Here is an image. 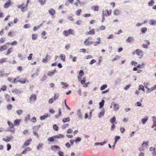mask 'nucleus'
I'll use <instances>...</instances> for the list:
<instances>
[{"label":"nucleus","mask_w":156,"mask_h":156,"mask_svg":"<svg viewBox=\"0 0 156 156\" xmlns=\"http://www.w3.org/2000/svg\"><path fill=\"white\" fill-rule=\"evenodd\" d=\"M148 119V117L147 116H146L144 119H141L142 122V123L143 124H145L147 121V120Z\"/></svg>","instance_id":"bb28decb"},{"label":"nucleus","mask_w":156,"mask_h":156,"mask_svg":"<svg viewBox=\"0 0 156 156\" xmlns=\"http://www.w3.org/2000/svg\"><path fill=\"white\" fill-rule=\"evenodd\" d=\"M143 51L139 49V51H138L137 53V55L139 56V58L140 59L141 58H142L143 57V55H140L141 54H143Z\"/></svg>","instance_id":"ddd939ff"},{"label":"nucleus","mask_w":156,"mask_h":156,"mask_svg":"<svg viewBox=\"0 0 156 156\" xmlns=\"http://www.w3.org/2000/svg\"><path fill=\"white\" fill-rule=\"evenodd\" d=\"M53 128L55 131H58V127L56 124H54L53 126Z\"/></svg>","instance_id":"49530a36"},{"label":"nucleus","mask_w":156,"mask_h":156,"mask_svg":"<svg viewBox=\"0 0 156 156\" xmlns=\"http://www.w3.org/2000/svg\"><path fill=\"white\" fill-rule=\"evenodd\" d=\"M59 96V94H58V93L57 94V93H55V94H54V96L53 98L56 100L58 98Z\"/></svg>","instance_id":"4c0bfd02"},{"label":"nucleus","mask_w":156,"mask_h":156,"mask_svg":"<svg viewBox=\"0 0 156 156\" xmlns=\"http://www.w3.org/2000/svg\"><path fill=\"white\" fill-rule=\"evenodd\" d=\"M106 143V142L104 141L102 143H95L94 144L95 145L97 146L98 145H103Z\"/></svg>","instance_id":"37998d69"},{"label":"nucleus","mask_w":156,"mask_h":156,"mask_svg":"<svg viewBox=\"0 0 156 156\" xmlns=\"http://www.w3.org/2000/svg\"><path fill=\"white\" fill-rule=\"evenodd\" d=\"M147 29L146 27H143L141 30L142 34H144L147 31Z\"/></svg>","instance_id":"f704fd0d"},{"label":"nucleus","mask_w":156,"mask_h":156,"mask_svg":"<svg viewBox=\"0 0 156 156\" xmlns=\"http://www.w3.org/2000/svg\"><path fill=\"white\" fill-rule=\"evenodd\" d=\"M23 133L25 135H26L28 133V130H25L23 132Z\"/></svg>","instance_id":"338daca9"},{"label":"nucleus","mask_w":156,"mask_h":156,"mask_svg":"<svg viewBox=\"0 0 156 156\" xmlns=\"http://www.w3.org/2000/svg\"><path fill=\"white\" fill-rule=\"evenodd\" d=\"M12 48H11L8 49L7 51V53L6 54V55H8L12 52Z\"/></svg>","instance_id":"8fccbe9b"},{"label":"nucleus","mask_w":156,"mask_h":156,"mask_svg":"<svg viewBox=\"0 0 156 156\" xmlns=\"http://www.w3.org/2000/svg\"><path fill=\"white\" fill-rule=\"evenodd\" d=\"M21 121V119H16L14 121V125L15 126H19Z\"/></svg>","instance_id":"9d476101"},{"label":"nucleus","mask_w":156,"mask_h":156,"mask_svg":"<svg viewBox=\"0 0 156 156\" xmlns=\"http://www.w3.org/2000/svg\"><path fill=\"white\" fill-rule=\"evenodd\" d=\"M32 141V139H30L27 140H26V141L23 144L22 146L23 148H24L25 147L28 146L30 144V142Z\"/></svg>","instance_id":"20e7f679"},{"label":"nucleus","mask_w":156,"mask_h":156,"mask_svg":"<svg viewBox=\"0 0 156 156\" xmlns=\"http://www.w3.org/2000/svg\"><path fill=\"white\" fill-rule=\"evenodd\" d=\"M48 116V115L47 114L46 115L41 116L40 117V119L41 120H44L45 118H47Z\"/></svg>","instance_id":"c9c22d12"},{"label":"nucleus","mask_w":156,"mask_h":156,"mask_svg":"<svg viewBox=\"0 0 156 156\" xmlns=\"http://www.w3.org/2000/svg\"><path fill=\"white\" fill-rule=\"evenodd\" d=\"M73 30L72 29H69L68 31L64 30L63 32V34H64L65 36H67L69 34H73Z\"/></svg>","instance_id":"f257e3e1"},{"label":"nucleus","mask_w":156,"mask_h":156,"mask_svg":"<svg viewBox=\"0 0 156 156\" xmlns=\"http://www.w3.org/2000/svg\"><path fill=\"white\" fill-rule=\"evenodd\" d=\"M107 87V85L106 84L103 85L100 88L101 90H102Z\"/></svg>","instance_id":"de8ad7c7"},{"label":"nucleus","mask_w":156,"mask_h":156,"mask_svg":"<svg viewBox=\"0 0 156 156\" xmlns=\"http://www.w3.org/2000/svg\"><path fill=\"white\" fill-rule=\"evenodd\" d=\"M7 151L9 150L11 148V145L9 144H7Z\"/></svg>","instance_id":"0e129e2a"},{"label":"nucleus","mask_w":156,"mask_h":156,"mask_svg":"<svg viewBox=\"0 0 156 156\" xmlns=\"http://www.w3.org/2000/svg\"><path fill=\"white\" fill-rule=\"evenodd\" d=\"M105 12L106 13L105 14L106 16H108L111 15V11L110 10H105Z\"/></svg>","instance_id":"a878e982"},{"label":"nucleus","mask_w":156,"mask_h":156,"mask_svg":"<svg viewBox=\"0 0 156 156\" xmlns=\"http://www.w3.org/2000/svg\"><path fill=\"white\" fill-rule=\"evenodd\" d=\"M43 146V144H39L37 146V150H39Z\"/></svg>","instance_id":"4d7b16f0"},{"label":"nucleus","mask_w":156,"mask_h":156,"mask_svg":"<svg viewBox=\"0 0 156 156\" xmlns=\"http://www.w3.org/2000/svg\"><path fill=\"white\" fill-rule=\"evenodd\" d=\"M120 138V137L119 136H116L115 138V141L113 145L112 146V147H113V149H114L115 146V145L116 144L117 141Z\"/></svg>","instance_id":"4468645a"},{"label":"nucleus","mask_w":156,"mask_h":156,"mask_svg":"<svg viewBox=\"0 0 156 156\" xmlns=\"http://www.w3.org/2000/svg\"><path fill=\"white\" fill-rule=\"evenodd\" d=\"M39 2H40V4L41 5H44L46 3V1L45 0H44V1H41L39 0Z\"/></svg>","instance_id":"5fc2aeb1"},{"label":"nucleus","mask_w":156,"mask_h":156,"mask_svg":"<svg viewBox=\"0 0 156 156\" xmlns=\"http://www.w3.org/2000/svg\"><path fill=\"white\" fill-rule=\"evenodd\" d=\"M81 12V9H79L76 11V15H77L78 16H79Z\"/></svg>","instance_id":"bf43d9fd"},{"label":"nucleus","mask_w":156,"mask_h":156,"mask_svg":"<svg viewBox=\"0 0 156 156\" xmlns=\"http://www.w3.org/2000/svg\"><path fill=\"white\" fill-rule=\"evenodd\" d=\"M61 85L63 86L62 87V88H65L66 87H67L68 86V84H66V83H64L62 82L61 83Z\"/></svg>","instance_id":"ea45409f"},{"label":"nucleus","mask_w":156,"mask_h":156,"mask_svg":"<svg viewBox=\"0 0 156 156\" xmlns=\"http://www.w3.org/2000/svg\"><path fill=\"white\" fill-rule=\"evenodd\" d=\"M149 23L151 25H156V20H154L153 19L149 21Z\"/></svg>","instance_id":"f3484780"},{"label":"nucleus","mask_w":156,"mask_h":156,"mask_svg":"<svg viewBox=\"0 0 156 156\" xmlns=\"http://www.w3.org/2000/svg\"><path fill=\"white\" fill-rule=\"evenodd\" d=\"M31 149L30 148L28 147H26L24 150L21 153L22 154H24L26 153L27 151H29L31 150Z\"/></svg>","instance_id":"b1692460"},{"label":"nucleus","mask_w":156,"mask_h":156,"mask_svg":"<svg viewBox=\"0 0 156 156\" xmlns=\"http://www.w3.org/2000/svg\"><path fill=\"white\" fill-rule=\"evenodd\" d=\"M24 5V4H22V5H20L18 6V8L20 9L21 11L23 12L27 11L26 8L25 6H23Z\"/></svg>","instance_id":"7ed1b4c3"},{"label":"nucleus","mask_w":156,"mask_h":156,"mask_svg":"<svg viewBox=\"0 0 156 156\" xmlns=\"http://www.w3.org/2000/svg\"><path fill=\"white\" fill-rule=\"evenodd\" d=\"M8 124L9 127H14V125L10 121H8L7 122Z\"/></svg>","instance_id":"79ce46f5"},{"label":"nucleus","mask_w":156,"mask_h":156,"mask_svg":"<svg viewBox=\"0 0 156 156\" xmlns=\"http://www.w3.org/2000/svg\"><path fill=\"white\" fill-rule=\"evenodd\" d=\"M144 87H145V88H147L148 91H150V89L148 87H147V85H148V83H144Z\"/></svg>","instance_id":"13d9d810"},{"label":"nucleus","mask_w":156,"mask_h":156,"mask_svg":"<svg viewBox=\"0 0 156 156\" xmlns=\"http://www.w3.org/2000/svg\"><path fill=\"white\" fill-rule=\"evenodd\" d=\"M78 78L79 80L80 77L79 76H78ZM79 81H80L81 83L82 84H83V87H87V84L88 83H85V81H86V80L85 78H83V79L81 81L79 80Z\"/></svg>","instance_id":"423d86ee"},{"label":"nucleus","mask_w":156,"mask_h":156,"mask_svg":"<svg viewBox=\"0 0 156 156\" xmlns=\"http://www.w3.org/2000/svg\"><path fill=\"white\" fill-rule=\"evenodd\" d=\"M6 61V58L0 59V64L5 63Z\"/></svg>","instance_id":"a19ab883"},{"label":"nucleus","mask_w":156,"mask_h":156,"mask_svg":"<svg viewBox=\"0 0 156 156\" xmlns=\"http://www.w3.org/2000/svg\"><path fill=\"white\" fill-rule=\"evenodd\" d=\"M28 82V80L26 79L21 78L20 79L19 82L21 83L24 84L26 83V82Z\"/></svg>","instance_id":"aec40b11"},{"label":"nucleus","mask_w":156,"mask_h":156,"mask_svg":"<svg viewBox=\"0 0 156 156\" xmlns=\"http://www.w3.org/2000/svg\"><path fill=\"white\" fill-rule=\"evenodd\" d=\"M20 78L19 77H17L16 78L13 79L12 80V82L16 83L19 82Z\"/></svg>","instance_id":"cd10ccee"},{"label":"nucleus","mask_w":156,"mask_h":156,"mask_svg":"<svg viewBox=\"0 0 156 156\" xmlns=\"http://www.w3.org/2000/svg\"><path fill=\"white\" fill-rule=\"evenodd\" d=\"M94 46H96L97 45L100 43V41H97V42H94L93 43Z\"/></svg>","instance_id":"e2e57ef3"},{"label":"nucleus","mask_w":156,"mask_h":156,"mask_svg":"<svg viewBox=\"0 0 156 156\" xmlns=\"http://www.w3.org/2000/svg\"><path fill=\"white\" fill-rule=\"evenodd\" d=\"M73 15L72 14H70L69 15L67 16L68 19L70 21H73V19L72 17Z\"/></svg>","instance_id":"473e14b6"},{"label":"nucleus","mask_w":156,"mask_h":156,"mask_svg":"<svg viewBox=\"0 0 156 156\" xmlns=\"http://www.w3.org/2000/svg\"><path fill=\"white\" fill-rule=\"evenodd\" d=\"M145 64L144 63H142L141 64H139L136 67H134L133 68H144V66Z\"/></svg>","instance_id":"a211bd4d"},{"label":"nucleus","mask_w":156,"mask_h":156,"mask_svg":"<svg viewBox=\"0 0 156 156\" xmlns=\"http://www.w3.org/2000/svg\"><path fill=\"white\" fill-rule=\"evenodd\" d=\"M60 57L61 58V59L63 61H64L65 60V55L64 54H61Z\"/></svg>","instance_id":"a18cd8bd"},{"label":"nucleus","mask_w":156,"mask_h":156,"mask_svg":"<svg viewBox=\"0 0 156 156\" xmlns=\"http://www.w3.org/2000/svg\"><path fill=\"white\" fill-rule=\"evenodd\" d=\"M105 110L104 109H103L101 112L99 113L98 114V117L99 118H101L104 116L105 113Z\"/></svg>","instance_id":"412c9836"},{"label":"nucleus","mask_w":156,"mask_h":156,"mask_svg":"<svg viewBox=\"0 0 156 156\" xmlns=\"http://www.w3.org/2000/svg\"><path fill=\"white\" fill-rule=\"evenodd\" d=\"M131 64L132 65H133L135 66H137V62H134L133 61H132L131 62Z\"/></svg>","instance_id":"680f3d73"},{"label":"nucleus","mask_w":156,"mask_h":156,"mask_svg":"<svg viewBox=\"0 0 156 156\" xmlns=\"http://www.w3.org/2000/svg\"><path fill=\"white\" fill-rule=\"evenodd\" d=\"M116 118L115 116L112 117L110 120V122L111 123L113 124L114 123H116Z\"/></svg>","instance_id":"5701e85b"},{"label":"nucleus","mask_w":156,"mask_h":156,"mask_svg":"<svg viewBox=\"0 0 156 156\" xmlns=\"http://www.w3.org/2000/svg\"><path fill=\"white\" fill-rule=\"evenodd\" d=\"M120 12L117 10H115L114 12V14L115 15H118L119 14Z\"/></svg>","instance_id":"6e6d98bb"},{"label":"nucleus","mask_w":156,"mask_h":156,"mask_svg":"<svg viewBox=\"0 0 156 156\" xmlns=\"http://www.w3.org/2000/svg\"><path fill=\"white\" fill-rule=\"evenodd\" d=\"M8 131L13 133H15V128L14 127H9Z\"/></svg>","instance_id":"c85d7f7f"},{"label":"nucleus","mask_w":156,"mask_h":156,"mask_svg":"<svg viewBox=\"0 0 156 156\" xmlns=\"http://www.w3.org/2000/svg\"><path fill=\"white\" fill-rule=\"evenodd\" d=\"M36 99V96L35 94H32L30 98V101H34Z\"/></svg>","instance_id":"2eb2a0df"},{"label":"nucleus","mask_w":156,"mask_h":156,"mask_svg":"<svg viewBox=\"0 0 156 156\" xmlns=\"http://www.w3.org/2000/svg\"><path fill=\"white\" fill-rule=\"evenodd\" d=\"M13 138L12 136L10 135L9 136H7L6 137L3 138V140L6 142L10 141Z\"/></svg>","instance_id":"f03ea898"},{"label":"nucleus","mask_w":156,"mask_h":156,"mask_svg":"<svg viewBox=\"0 0 156 156\" xmlns=\"http://www.w3.org/2000/svg\"><path fill=\"white\" fill-rule=\"evenodd\" d=\"M55 138L54 137V136L52 137H49L48 139V140L49 142H53L54 141Z\"/></svg>","instance_id":"2f4dec72"},{"label":"nucleus","mask_w":156,"mask_h":156,"mask_svg":"<svg viewBox=\"0 0 156 156\" xmlns=\"http://www.w3.org/2000/svg\"><path fill=\"white\" fill-rule=\"evenodd\" d=\"M11 5V0H8L6 2L3 6V7L5 9L9 8Z\"/></svg>","instance_id":"39448f33"},{"label":"nucleus","mask_w":156,"mask_h":156,"mask_svg":"<svg viewBox=\"0 0 156 156\" xmlns=\"http://www.w3.org/2000/svg\"><path fill=\"white\" fill-rule=\"evenodd\" d=\"M138 90H143L144 91V86L142 85H140L138 88Z\"/></svg>","instance_id":"3c124183"},{"label":"nucleus","mask_w":156,"mask_h":156,"mask_svg":"<svg viewBox=\"0 0 156 156\" xmlns=\"http://www.w3.org/2000/svg\"><path fill=\"white\" fill-rule=\"evenodd\" d=\"M58 153L59 156H63V152L61 151H58Z\"/></svg>","instance_id":"69168bd1"},{"label":"nucleus","mask_w":156,"mask_h":156,"mask_svg":"<svg viewBox=\"0 0 156 156\" xmlns=\"http://www.w3.org/2000/svg\"><path fill=\"white\" fill-rule=\"evenodd\" d=\"M105 103V101L102 100L99 103V105H100V108H101L104 106V104Z\"/></svg>","instance_id":"72a5a7b5"},{"label":"nucleus","mask_w":156,"mask_h":156,"mask_svg":"<svg viewBox=\"0 0 156 156\" xmlns=\"http://www.w3.org/2000/svg\"><path fill=\"white\" fill-rule=\"evenodd\" d=\"M7 48V46L6 44L4 45L3 46H2L0 48V52H1L5 50Z\"/></svg>","instance_id":"393cba45"},{"label":"nucleus","mask_w":156,"mask_h":156,"mask_svg":"<svg viewBox=\"0 0 156 156\" xmlns=\"http://www.w3.org/2000/svg\"><path fill=\"white\" fill-rule=\"evenodd\" d=\"M92 10L98 11L99 10V6L98 5L93 6L91 7Z\"/></svg>","instance_id":"4be33fe9"},{"label":"nucleus","mask_w":156,"mask_h":156,"mask_svg":"<svg viewBox=\"0 0 156 156\" xmlns=\"http://www.w3.org/2000/svg\"><path fill=\"white\" fill-rule=\"evenodd\" d=\"M23 112V111L21 110H19L16 111L17 113L19 115H20L22 114Z\"/></svg>","instance_id":"864d4df0"},{"label":"nucleus","mask_w":156,"mask_h":156,"mask_svg":"<svg viewBox=\"0 0 156 156\" xmlns=\"http://www.w3.org/2000/svg\"><path fill=\"white\" fill-rule=\"evenodd\" d=\"M111 105L110 106V108H112V105L114 106L113 108L115 110H117L119 109V106L118 105L116 104L115 102H113L111 104Z\"/></svg>","instance_id":"0eeeda50"},{"label":"nucleus","mask_w":156,"mask_h":156,"mask_svg":"<svg viewBox=\"0 0 156 156\" xmlns=\"http://www.w3.org/2000/svg\"><path fill=\"white\" fill-rule=\"evenodd\" d=\"M51 149L53 151H56L57 150H60V148L58 145H53L51 147Z\"/></svg>","instance_id":"6e6552de"},{"label":"nucleus","mask_w":156,"mask_h":156,"mask_svg":"<svg viewBox=\"0 0 156 156\" xmlns=\"http://www.w3.org/2000/svg\"><path fill=\"white\" fill-rule=\"evenodd\" d=\"M134 41V38L133 37H129L126 39V41L128 43H131Z\"/></svg>","instance_id":"1a4fd4ad"},{"label":"nucleus","mask_w":156,"mask_h":156,"mask_svg":"<svg viewBox=\"0 0 156 156\" xmlns=\"http://www.w3.org/2000/svg\"><path fill=\"white\" fill-rule=\"evenodd\" d=\"M38 35L36 34H33L32 35V39L34 40L37 39L38 38Z\"/></svg>","instance_id":"c756f323"},{"label":"nucleus","mask_w":156,"mask_h":156,"mask_svg":"<svg viewBox=\"0 0 156 156\" xmlns=\"http://www.w3.org/2000/svg\"><path fill=\"white\" fill-rule=\"evenodd\" d=\"M81 140V138L80 137H78L77 138L74 140L75 142H76L77 141H80Z\"/></svg>","instance_id":"052dcab7"},{"label":"nucleus","mask_w":156,"mask_h":156,"mask_svg":"<svg viewBox=\"0 0 156 156\" xmlns=\"http://www.w3.org/2000/svg\"><path fill=\"white\" fill-rule=\"evenodd\" d=\"M12 92L16 94H19L21 93V92L17 89H15L12 91Z\"/></svg>","instance_id":"58836bf2"},{"label":"nucleus","mask_w":156,"mask_h":156,"mask_svg":"<svg viewBox=\"0 0 156 156\" xmlns=\"http://www.w3.org/2000/svg\"><path fill=\"white\" fill-rule=\"evenodd\" d=\"M49 13L52 16H53L55 13V11L53 9H51L48 10Z\"/></svg>","instance_id":"6ab92c4d"},{"label":"nucleus","mask_w":156,"mask_h":156,"mask_svg":"<svg viewBox=\"0 0 156 156\" xmlns=\"http://www.w3.org/2000/svg\"><path fill=\"white\" fill-rule=\"evenodd\" d=\"M93 43V42L89 41L88 39H86L84 42V44L87 46L90 45V44H92Z\"/></svg>","instance_id":"f8f14e48"},{"label":"nucleus","mask_w":156,"mask_h":156,"mask_svg":"<svg viewBox=\"0 0 156 156\" xmlns=\"http://www.w3.org/2000/svg\"><path fill=\"white\" fill-rule=\"evenodd\" d=\"M70 120L69 118H64L62 120L63 122H69Z\"/></svg>","instance_id":"603ef678"},{"label":"nucleus","mask_w":156,"mask_h":156,"mask_svg":"<svg viewBox=\"0 0 156 156\" xmlns=\"http://www.w3.org/2000/svg\"><path fill=\"white\" fill-rule=\"evenodd\" d=\"M7 88V86L5 85H3L2 86L1 88V90H2L5 91L6 90Z\"/></svg>","instance_id":"e433bc0d"},{"label":"nucleus","mask_w":156,"mask_h":156,"mask_svg":"<svg viewBox=\"0 0 156 156\" xmlns=\"http://www.w3.org/2000/svg\"><path fill=\"white\" fill-rule=\"evenodd\" d=\"M85 34L86 35H94L95 34L94 30V29H93L89 32H86Z\"/></svg>","instance_id":"dca6fc26"},{"label":"nucleus","mask_w":156,"mask_h":156,"mask_svg":"<svg viewBox=\"0 0 156 156\" xmlns=\"http://www.w3.org/2000/svg\"><path fill=\"white\" fill-rule=\"evenodd\" d=\"M154 3V2L153 0H151L149 2L148 5L150 6H152Z\"/></svg>","instance_id":"c03bdc74"},{"label":"nucleus","mask_w":156,"mask_h":156,"mask_svg":"<svg viewBox=\"0 0 156 156\" xmlns=\"http://www.w3.org/2000/svg\"><path fill=\"white\" fill-rule=\"evenodd\" d=\"M55 72H56V70H54L53 71L49 72L48 73V75L49 76H52L54 74Z\"/></svg>","instance_id":"7c9ffc66"},{"label":"nucleus","mask_w":156,"mask_h":156,"mask_svg":"<svg viewBox=\"0 0 156 156\" xmlns=\"http://www.w3.org/2000/svg\"><path fill=\"white\" fill-rule=\"evenodd\" d=\"M64 135L62 134H59L58 135L54 136V137L55 139H60L64 138Z\"/></svg>","instance_id":"9b49d317"},{"label":"nucleus","mask_w":156,"mask_h":156,"mask_svg":"<svg viewBox=\"0 0 156 156\" xmlns=\"http://www.w3.org/2000/svg\"><path fill=\"white\" fill-rule=\"evenodd\" d=\"M82 22V21L81 20H79L77 21L76 22V23L78 25H80L81 24Z\"/></svg>","instance_id":"774afa93"},{"label":"nucleus","mask_w":156,"mask_h":156,"mask_svg":"<svg viewBox=\"0 0 156 156\" xmlns=\"http://www.w3.org/2000/svg\"><path fill=\"white\" fill-rule=\"evenodd\" d=\"M55 100L53 98H52L49 100L48 103L50 104H51Z\"/></svg>","instance_id":"09e8293b"}]
</instances>
